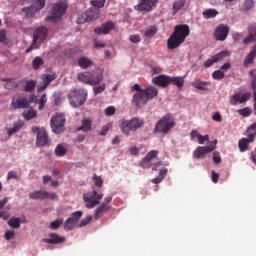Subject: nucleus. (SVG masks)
Segmentation results:
<instances>
[{"label":"nucleus","mask_w":256,"mask_h":256,"mask_svg":"<svg viewBox=\"0 0 256 256\" xmlns=\"http://www.w3.org/2000/svg\"><path fill=\"white\" fill-rule=\"evenodd\" d=\"M131 91H136L132 98V105H134V107H143V105H147L149 101L159 95V90L153 86L141 89L139 84H135L131 87Z\"/></svg>","instance_id":"nucleus-1"},{"label":"nucleus","mask_w":256,"mask_h":256,"mask_svg":"<svg viewBox=\"0 0 256 256\" xmlns=\"http://www.w3.org/2000/svg\"><path fill=\"white\" fill-rule=\"evenodd\" d=\"M191 35V29L187 24H179L174 27L173 33L167 39V47L170 51L173 49H179L183 43H185V39Z\"/></svg>","instance_id":"nucleus-2"},{"label":"nucleus","mask_w":256,"mask_h":256,"mask_svg":"<svg viewBox=\"0 0 256 256\" xmlns=\"http://www.w3.org/2000/svg\"><path fill=\"white\" fill-rule=\"evenodd\" d=\"M145 125V120L138 117H133L130 120H122L120 123V129L123 135L129 137L131 133H135L138 129H141Z\"/></svg>","instance_id":"nucleus-3"},{"label":"nucleus","mask_w":256,"mask_h":256,"mask_svg":"<svg viewBox=\"0 0 256 256\" xmlns=\"http://www.w3.org/2000/svg\"><path fill=\"white\" fill-rule=\"evenodd\" d=\"M174 126L175 117H173L171 114H166L156 123L154 133H163V135H167V133H169Z\"/></svg>","instance_id":"nucleus-4"},{"label":"nucleus","mask_w":256,"mask_h":256,"mask_svg":"<svg viewBox=\"0 0 256 256\" xmlns=\"http://www.w3.org/2000/svg\"><path fill=\"white\" fill-rule=\"evenodd\" d=\"M68 99L72 107H81V105H84L85 101H87V91L83 89L73 90L69 93Z\"/></svg>","instance_id":"nucleus-5"},{"label":"nucleus","mask_w":256,"mask_h":256,"mask_svg":"<svg viewBox=\"0 0 256 256\" xmlns=\"http://www.w3.org/2000/svg\"><path fill=\"white\" fill-rule=\"evenodd\" d=\"M47 39V28L44 26L39 27L35 30L33 35V43L26 49V53H31L32 49H39L41 43Z\"/></svg>","instance_id":"nucleus-6"},{"label":"nucleus","mask_w":256,"mask_h":256,"mask_svg":"<svg viewBox=\"0 0 256 256\" xmlns=\"http://www.w3.org/2000/svg\"><path fill=\"white\" fill-rule=\"evenodd\" d=\"M67 7V3L65 2H58L52 4L50 15L46 17V21H57V19H61V17L65 15Z\"/></svg>","instance_id":"nucleus-7"},{"label":"nucleus","mask_w":256,"mask_h":256,"mask_svg":"<svg viewBox=\"0 0 256 256\" xmlns=\"http://www.w3.org/2000/svg\"><path fill=\"white\" fill-rule=\"evenodd\" d=\"M65 115L61 113H56L51 117L50 120V127L53 131V133H56V135H59L65 131Z\"/></svg>","instance_id":"nucleus-8"},{"label":"nucleus","mask_w":256,"mask_h":256,"mask_svg":"<svg viewBox=\"0 0 256 256\" xmlns=\"http://www.w3.org/2000/svg\"><path fill=\"white\" fill-rule=\"evenodd\" d=\"M101 199H103V193H99L95 189H93L92 193L83 195V200L84 203H86L87 209H95V207L101 203Z\"/></svg>","instance_id":"nucleus-9"},{"label":"nucleus","mask_w":256,"mask_h":256,"mask_svg":"<svg viewBox=\"0 0 256 256\" xmlns=\"http://www.w3.org/2000/svg\"><path fill=\"white\" fill-rule=\"evenodd\" d=\"M32 133H36V146L37 147H47L49 143H51V139H49V134H47V130L45 128H39L37 126L32 127Z\"/></svg>","instance_id":"nucleus-10"},{"label":"nucleus","mask_w":256,"mask_h":256,"mask_svg":"<svg viewBox=\"0 0 256 256\" xmlns=\"http://www.w3.org/2000/svg\"><path fill=\"white\" fill-rule=\"evenodd\" d=\"M215 149H217V140L209 142L208 146H198L193 152V157L194 159H205V155L213 153Z\"/></svg>","instance_id":"nucleus-11"},{"label":"nucleus","mask_w":256,"mask_h":256,"mask_svg":"<svg viewBox=\"0 0 256 256\" xmlns=\"http://www.w3.org/2000/svg\"><path fill=\"white\" fill-rule=\"evenodd\" d=\"M249 99H251V92H245L244 94L237 92L230 97L229 103L235 107L236 105H243V103H247Z\"/></svg>","instance_id":"nucleus-12"},{"label":"nucleus","mask_w":256,"mask_h":256,"mask_svg":"<svg viewBox=\"0 0 256 256\" xmlns=\"http://www.w3.org/2000/svg\"><path fill=\"white\" fill-rule=\"evenodd\" d=\"M31 100L27 96H14L11 101L12 109H29Z\"/></svg>","instance_id":"nucleus-13"},{"label":"nucleus","mask_w":256,"mask_h":256,"mask_svg":"<svg viewBox=\"0 0 256 256\" xmlns=\"http://www.w3.org/2000/svg\"><path fill=\"white\" fill-rule=\"evenodd\" d=\"M99 13L101 11L99 8H90L86 10L81 17L78 18V23H88V21H93L95 19H99Z\"/></svg>","instance_id":"nucleus-14"},{"label":"nucleus","mask_w":256,"mask_h":256,"mask_svg":"<svg viewBox=\"0 0 256 256\" xmlns=\"http://www.w3.org/2000/svg\"><path fill=\"white\" fill-rule=\"evenodd\" d=\"M30 199H57V193L55 192H47L45 190H38V191H34L31 192L29 194Z\"/></svg>","instance_id":"nucleus-15"},{"label":"nucleus","mask_w":256,"mask_h":256,"mask_svg":"<svg viewBox=\"0 0 256 256\" xmlns=\"http://www.w3.org/2000/svg\"><path fill=\"white\" fill-rule=\"evenodd\" d=\"M228 35H229V26L225 24L218 25L214 31V37L216 41H225Z\"/></svg>","instance_id":"nucleus-16"},{"label":"nucleus","mask_w":256,"mask_h":256,"mask_svg":"<svg viewBox=\"0 0 256 256\" xmlns=\"http://www.w3.org/2000/svg\"><path fill=\"white\" fill-rule=\"evenodd\" d=\"M255 141V133L247 132V138H242L238 142V147L241 153L249 150V144Z\"/></svg>","instance_id":"nucleus-17"},{"label":"nucleus","mask_w":256,"mask_h":256,"mask_svg":"<svg viewBox=\"0 0 256 256\" xmlns=\"http://www.w3.org/2000/svg\"><path fill=\"white\" fill-rule=\"evenodd\" d=\"M67 239L65 236H60L57 233L48 234V238H43V243H48V245H61V243H65Z\"/></svg>","instance_id":"nucleus-18"},{"label":"nucleus","mask_w":256,"mask_h":256,"mask_svg":"<svg viewBox=\"0 0 256 256\" xmlns=\"http://www.w3.org/2000/svg\"><path fill=\"white\" fill-rule=\"evenodd\" d=\"M155 5H157V0H142L135 6V9L136 11H152Z\"/></svg>","instance_id":"nucleus-19"},{"label":"nucleus","mask_w":256,"mask_h":256,"mask_svg":"<svg viewBox=\"0 0 256 256\" xmlns=\"http://www.w3.org/2000/svg\"><path fill=\"white\" fill-rule=\"evenodd\" d=\"M113 29H115V24L111 21L106 22L104 24H102L101 27H97L94 29V33H96L97 35H108L109 32L113 31Z\"/></svg>","instance_id":"nucleus-20"},{"label":"nucleus","mask_w":256,"mask_h":256,"mask_svg":"<svg viewBox=\"0 0 256 256\" xmlns=\"http://www.w3.org/2000/svg\"><path fill=\"white\" fill-rule=\"evenodd\" d=\"M169 79L170 76L162 74L154 77L152 81L154 85H157L158 87H162L163 89H165V87H169Z\"/></svg>","instance_id":"nucleus-21"},{"label":"nucleus","mask_w":256,"mask_h":256,"mask_svg":"<svg viewBox=\"0 0 256 256\" xmlns=\"http://www.w3.org/2000/svg\"><path fill=\"white\" fill-rule=\"evenodd\" d=\"M110 210H111V205L101 204L94 212V219L98 221V219H101L103 215H105L106 213H109Z\"/></svg>","instance_id":"nucleus-22"},{"label":"nucleus","mask_w":256,"mask_h":256,"mask_svg":"<svg viewBox=\"0 0 256 256\" xmlns=\"http://www.w3.org/2000/svg\"><path fill=\"white\" fill-rule=\"evenodd\" d=\"M55 79H57V75L55 74H46L43 76V85L40 86L38 88V91H45V89H47V87H49V85H51V83H53V81H55Z\"/></svg>","instance_id":"nucleus-23"},{"label":"nucleus","mask_w":256,"mask_h":256,"mask_svg":"<svg viewBox=\"0 0 256 256\" xmlns=\"http://www.w3.org/2000/svg\"><path fill=\"white\" fill-rule=\"evenodd\" d=\"M157 155H159V151L151 150L142 160V167H151V162L153 161V159H155V157H157Z\"/></svg>","instance_id":"nucleus-24"},{"label":"nucleus","mask_w":256,"mask_h":256,"mask_svg":"<svg viewBox=\"0 0 256 256\" xmlns=\"http://www.w3.org/2000/svg\"><path fill=\"white\" fill-rule=\"evenodd\" d=\"M93 127V120L91 118L82 119V125L77 128V131H82L83 133H87L91 131Z\"/></svg>","instance_id":"nucleus-25"},{"label":"nucleus","mask_w":256,"mask_h":256,"mask_svg":"<svg viewBox=\"0 0 256 256\" xmlns=\"http://www.w3.org/2000/svg\"><path fill=\"white\" fill-rule=\"evenodd\" d=\"M24 125H25V121L18 120L17 122L14 123L12 128H8L7 135H9V137H11V135H15V133H19V131H21V128Z\"/></svg>","instance_id":"nucleus-26"},{"label":"nucleus","mask_w":256,"mask_h":256,"mask_svg":"<svg viewBox=\"0 0 256 256\" xmlns=\"http://www.w3.org/2000/svg\"><path fill=\"white\" fill-rule=\"evenodd\" d=\"M169 85H175V87H177L178 89H183V85H185V78L181 76H170Z\"/></svg>","instance_id":"nucleus-27"},{"label":"nucleus","mask_w":256,"mask_h":256,"mask_svg":"<svg viewBox=\"0 0 256 256\" xmlns=\"http://www.w3.org/2000/svg\"><path fill=\"white\" fill-rule=\"evenodd\" d=\"M103 81V74L98 73L96 71L90 72V83L89 85H99Z\"/></svg>","instance_id":"nucleus-28"},{"label":"nucleus","mask_w":256,"mask_h":256,"mask_svg":"<svg viewBox=\"0 0 256 256\" xmlns=\"http://www.w3.org/2000/svg\"><path fill=\"white\" fill-rule=\"evenodd\" d=\"M22 13H24L26 15V17L28 19H30L31 17H35V15H37V13H39V11L37 10V8H35V6H29V7H24L21 9Z\"/></svg>","instance_id":"nucleus-29"},{"label":"nucleus","mask_w":256,"mask_h":256,"mask_svg":"<svg viewBox=\"0 0 256 256\" xmlns=\"http://www.w3.org/2000/svg\"><path fill=\"white\" fill-rule=\"evenodd\" d=\"M207 85H211V83L201 81V80H196L192 82V87H194L195 89H198L199 91H208Z\"/></svg>","instance_id":"nucleus-30"},{"label":"nucleus","mask_w":256,"mask_h":256,"mask_svg":"<svg viewBox=\"0 0 256 256\" xmlns=\"http://www.w3.org/2000/svg\"><path fill=\"white\" fill-rule=\"evenodd\" d=\"M219 15V11L216 9H206L202 12V16L204 19H215L216 16Z\"/></svg>","instance_id":"nucleus-31"},{"label":"nucleus","mask_w":256,"mask_h":256,"mask_svg":"<svg viewBox=\"0 0 256 256\" xmlns=\"http://www.w3.org/2000/svg\"><path fill=\"white\" fill-rule=\"evenodd\" d=\"M78 65L81 67V69H87L88 67H91L93 65V61L87 57H80L78 59Z\"/></svg>","instance_id":"nucleus-32"},{"label":"nucleus","mask_w":256,"mask_h":256,"mask_svg":"<svg viewBox=\"0 0 256 256\" xmlns=\"http://www.w3.org/2000/svg\"><path fill=\"white\" fill-rule=\"evenodd\" d=\"M90 77H91V72H81L78 73L77 79L81 83H86V85H89L90 83Z\"/></svg>","instance_id":"nucleus-33"},{"label":"nucleus","mask_w":256,"mask_h":256,"mask_svg":"<svg viewBox=\"0 0 256 256\" xmlns=\"http://www.w3.org/2000/svg\"><path fill=\"white\" fill-rule=\"evenodd\" d=\"M22 115L25 121H31V119H35V117H37V111H35L33 108H30L28 111L23 112Z\"/></svg>","instance_id":"nucleus-34"},{"label":"nucleus","mask_w":256,"mask_h":256,"mask_svg":"<svg viewBox=\"0 0 256 256\" xmlns=\"http://www.w3.org/2000/svg\"><path fill=\"white\" fill-rule=\"evenodd\" d=\"M256 57V50L250 51V53L247 54L246 58L244 59V67H247V65H251Z\"/></svg>","instance_id":"nucleus-35"},{"label":"nucleus","mask_w":256,"mask_h":256,"mask_svg":"<svg viewBox=\"0 0 256 256\" xmlns=\"http://www.w3.org/2000/svg\"><path fill=\"white\" fill-rule=\"evenodd\" d=\"M75 225H77V222L73 219V218H68L66 219V221L64 222V230L65 231H72L73 227H75Z\"/></svg>","instance_id":"nucleus-36"},{"label":"nucleus","mask_w":256,"mask_h":256,"mask_svg":"<svg viewBox=\"0 0 256 256\" xmlns=\"http://www.w3.org/2000/svg\"><path fill=\"white\" fill-rule=\"evenodd\" d=\"M8 225L12 229H19V227H21V219L17 217H12L10 220H8Z\"/></svg>","instance_id":"nucleus-37"},{"label":"nucleus","mask_w":256,"mask_h":256,"mask_svg":"<svg viewBox=\"0 0 256 256\" xmlns=\"http://www.w3.org/2000/svg\"><path fill=\"white\" fill-rule=\"evenodd\" d=\"M229 55H230L229 51H221L220 53L213 56L214 61H216V63H219V61H224L225 59H227Z\"/></svg>","instance_id":"nucleus-38"},{"label":"nucleus","mask_w":256,"mask_h":256,"mask_svg":"<svg viewBox=\"0 0 256 256\" xmlns=\"http://www.w3.org/2000/svg\"><path fill=\"white\" fill-rule=\"evenodd\" d=\"M55 155L57 157H65L67 155V148H64L63 144H58L55 148Z\"/></svg>","instance_id":"nucleus-39"},{"label":"nucleus","mask_w":256,"mask_h":256,"mask_svg":"<svg viewBox=\"0 0 256 256\" xmlns=\"http://www.w3.org/2000/svg\"><path fill=\"white\" fill-rule=\"evenodd\" d=\"M37 85V81L30 80L26 82V85L24 86V91L26 93H32Z\"/></svg>","instance_id":"nucleus-40"},{"label":"nucleus","mask_w":256,"mask_h":256,"mask_svg":"<svg viewBox=\"0 0 256 256\" xmlns=\"http://www.w3.org/2000/svg\"><path fill=\"white\" fill-rule=\"evenodd\" d=\"M185 7V0H176L173 4V15Z\"/></svg>","instance_id":"nucleus-41"},{"label":"nucleus","mask_w":256,"mask_h":256,"mask_svg":"<svg viewBox=\"0 0 256 256\" xmlns=\"http://www.w3.org/2000/svg\"><path fill=\"white\" fill-rule=\"evenodd\" d=\"M166 175H167V169H165V168L161 169L159 172V176L152 179V183H155V184L161 183V181H163V179H165Z\"/></svg>","instance_id":"nucleus-42"},{"label":"nucleus","mask_w":256,"mask_h":256,"mask_svg":"<svg viewBox=\"0 0 256 256\" xmlns=\"http://www.w3.org/2000/svg\"><path fill=\"white\" fill-rule=\"evenodd\" d=\"M106 0H91L92 9H103L105 7Z\"/></svg>","instance_id":"nucleus-43"},{"label":"nucleus","mask_w":256,"mask_h":256,"mask_svg":"<svg viewBox=\"0 0 256 256\" xmlns=\"http://www.w3.org/2000/svg\"><path fill=\"white\" fill-rule=\"evenodd\" d=\"M43 63H45V61H43V58L36 56L32 61V67L35 71H37V69H39V67L43 65Z\"/></svg>","instance_id":"nucleus-44"},{"label":"nucleus","mask_w":256,"mask_h":256,"mask_svg":"<svg viewBox=\"0 0 256 256\" xmlns=\"http://www.w3.org/2000/svg\"><path fill=\"white\" fill-rule=\"evenodd\" d=\"M3 81H6L4 85L5 89H17L18 84L14 79H3Z\"/></svg>","instance_id":"nucleus-45"},{"label":"nucleus","mask_w":256,"mask_h":256,"mask_svg":"<svg viewBox=\"0 0 256 256\" xmlns=\"http://www.w3.org/2000/svg\"><path fill=\"white\" fill-rule=\"evenodd\" d=\"M61 225H63V219H56L50 223L49 229L57 231Z\"/></svg>","instance_id":"nucleus-46"},{"label":"nucleus","mask_w":256,"mask_h":256,"mask_svg":"<svg viewBox=\"0 0 256 256\" xmlns=\"http://www.w3.org/2000/svg\"><path fill=\"white\" fill-rule=\"evenodd\" d=\"M47 104V94H43L38 100V109L39 111H43L45 109V105Z\"/></svg>","instance_id":"nucleus-47"},{"label":"nucleus","mask_w":256,"mask_h":256,"mask_svg":"<svg viewBox=\"0 0 256 256\" xmlns=\"http://www.w3.org/2000/svg\"><path fill=\"white\" fill-rule=\"evenodd\" d=\"M212 77L216 81H221V79H225V72H223L221 70H216L213 72Z\"/></svg>","instance_id":"nucleus-48"},{"label":"nucleus","mask_w":256,"mask_h":256,"mask_svg":"<svg viewBox=\"0 0 256 256\" xmlns=\"http://www.w3.org/2000/svg\"><path fill=\"white\" fill-rule=\"evenodd\" d=\"M157 34V26H150L144 33L145 37H153Z\"/></svg>","instance_id":"nucleus-49"},{"label":"nucleus","mask_w":256,"mask_h":256,"mask_svg":"<svg viewBox=\"0 0 256 256\" xmlns=\"http://www.w3.org/2000/svg\"><path fill=\"white\" fill-rule=\"evenodd\" d=\"M237 113L240 114L241 117H249L251 115V109L249 107H245L237 110Z\"/></svg>","instance_id":"nucleus-50"},{"label":"nucleus","mask_w":256,"mask_h":256,"mask_svg":"<svg viewBox=\"0 0 256 256\" xmlns=\"http://www.w3.org/2000/svg\"><path fill=\"white\" fill-rule=\"evenodd\" d=\"M21 176L16 171H9L7 174V181H11V179H16V181H19Z\"/></svg>","instance_id":"nucleus-51"},{"label":"nucleus","mask_w":256,"mask_h":256,"mask_svg":"<svg viewBox=\"0 0 256 256\" xmlns=\"http://www.w3.org/2000/svg\"><path fill=\"white\" fill-rule=\"evenodd\" d=\"M45 0H36L35 4L32 5L33 7H35V9L40 12L41 9H43L45 7Z\"/></svg>","instance_id":"nucleus-52"},{"label":"nucleus","mask_w":256,"mask_h":256,"mask_svg":"<svg viewBox=\"0 0 256 256\" xmlns=\"http://www.w3.org/2000/svg\"><path fill=\"white\" fill-rule=\"evenodd\" d=\"M255 41H256V37L253 36V34H249V32L247 37L242 40L244 45H249V43H253Z\"/></svg>","instance_id":"nucleus-53"},{"label":"nucleus","mask_w":256,"mask_h":256,"mask_svg":"<svg viewBox=\"0 0 256 256\" xmlns=\"http://www.w3.org/2000/svg\"><path fill=\"white\" fill-rule=\"evenodd\" d=\"M81 217H83V212L80 210L72 213L70 216V218L73 219L76 223L79 222V219H81Z\"/></svg>","instance_id":"nucleus-54"},{"label":"nucleus","mask_w":256,"mask_h":256,"mask_svg":"<svg viewBox=\"0 0 256 256\" xmlns=\"http://www.w3.org/2000/svg\"><path fill=\"white\" fill-rule=\"evenodd\" d=\"M93 181L96 187H103V178L97 176V174H94Z\"/></svg>","instance_id":"nucleus-55"},{"label":"nucleus","mask_w":256,"mask_h":256,"mask_svg":"<svg viewBox=\"0 0 256 256\" xmlns=\"http://www.w3.org/2000/svg\"><path fill=\"white\" fill-rule=\"evenodd\" d=\"M105 87H106L105 84H101L99 86L94 87L93 88L94 94L99 95V93H103V91H105Z\"/></svg>","instance_id":"nucleus-56"},{"label":"nucleus","mask_w":256,"mask_h":256,"mask_svg":"<svg viewBox=\"0 0 256 256\" xmlns=\"http://www.w3.org/2000/svg\"><path fill=\"white\" fill-rule=\"evenodd\" d=\"M93 220V217L87 216L83 220H81L79 227H85L86 225H89V223Z\"/></svg>","instance_id":"nucleus-57"},{"label":"nucleus","mask_w":256,"mask_h":256,"mask_svg":"<svg viewBox=\"0 0 256 256\" xmlns=\"http://www.w3.org/2000/svg\"><path fill=\"white\" fill-rule=\"evenodd\" d=\"M213 161L214 163H216V165H219V163H221V154L219 152H214L213 155Z\"/></svg>","instance_id":"nucleus-58"},{"label":"nucleus","mask_w":256,"mask_h":256,"mask_svg":"<svg viewBox=\"0 0 256 256\" xmlns=\"http://www.w3.org/2000/svg\"><path fill=\"white\" fill-rule=\"evenodd\" d=\"M115 111H116L115 107L109 106L105 110V115H107L108 117H111L112 115H115Z\"/></svg>","instance_id":"nucleus-59"},{"label":"nucleus","mask_w":256,"mask_h":256,"mask_svg":"<svg viewBox=\"0 0 256 256\" xmlns=\"http://www.w3.org/2000/svg\"><path fill=\"white\" fill-rule=\"evenodd\" d=\"M232 39L235 43H238V41H240L241 39H243V34L239 33V32H234L232 34Z\"/></svg>","instance_id":"nucleus-60"},{"label":"nucleus","mask_w":256,"mask_h":256,"mask_svg":"<svg viewBox=\"0 0 256 256\" xmlns=\"http://www.w3.org/2000/svg\"><path fill=\"white\" fill-rule=\"evenodd\" d=\"M246 133H254V139H255V135H256V121L247 128Z\"/></svg>","instance_id":"nucleus-61"},{"label":"nucleus","mask_w":256,"mask_h":256,"mask_svg":"<svg viewBox=\"0 0 256 256\" xmlns=\"http://www.w3.org/2000/svg\"><path fill=\"white\" fill-rule=\"evenodd\" d=\"M94 47L95 49H103V47H105V42L95 39Z\"/></svg>","instance_id":"nucleus-62"},{"label":"nucleus","mask_w":256,"mask_h":256,"mask_svg":"<svg viewBox=\"0 0 256 256\" xmlns=\"http://www.w3.org/2000/svg\"><path fill=\"white\" fill-rule=\"evenodd\" d=\"M248 33L256 38V23L248 27Z\"/></svg>","instance_id":"nucleus-63"},{"label":"nucleus","mask_w":256,"mask_h":256,"mask_svg":"<svg viewBox=\"0 0 256 256\" xmlns=\"http://www.w3.org/2000/svg\"><path fill=\"white\" fill-rule=\"evenodd\" d=\"M253 5V0H245L244 2V8L246 9V11H249V9H253Z\"/></svg>","instance_id":"nucleus-64"}]
</instances>
